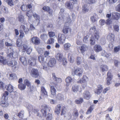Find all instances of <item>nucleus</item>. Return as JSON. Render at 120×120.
<instances>
[{"label":"nucleus","mask_w":120,"mask_h":120,"mask_svg":"<svg viewBox=\"0 0 120 120\" xmlns=\"http://www.w3.org/2000/svg\"><path fill=\"white\" fill-rule=\"evenodd\" d=\"M7 2L8 4L10 6L12 7L14 5L13 0H7Z\"/></svg>","instance_id":"53"},{"label":"nucleus","mask_w":120,"mask_h":120,"mask_svg":"<svg viewBox=\"0 0 120 120\" xmlns=\"http://www.w3.org/2000/svg\"><path fill=\"white\" fill-rule=\"evenodd\" d=\"M65 81L67 83L66 86H68L72 82L73 80L72 79L71 77H68L66 78Z\"/></svg>","instance_id":"24"},{"label":"nucleus","mask_w":120,"mask_h":120,"mask_svg":"<svg viewBox=\"0 0 120 120\" xmlns=\"http://www.w3.org/2000/svg\"><path fill=\"white\" fill-rule=\"evenodd\" d=\"M43 109H44L46 111H48L49 112L50 110V108L49 106H48L46 105H44L42 106Z\"/></svg>","instance_id":"38"},{"label":"nucleus","mask_w":120,"mask_h":120,"mask_svg":"<svg viewBox=\"0 0 120 120\" xmlns=\"http://www.w3.org/2000/svg\"><path fill=\"white\" fill-rule=\"evenodd\" d=\"M102 72H103L105 71H107L108 69V67L105 65H102L100 66Z\"/></svg>","instance_id":"21"},{"label":"nucleus","mask_w":120,"mask_h":120,"mask_svg":"<svg viewBox=\"0 0 120 120\" xmlns=\"http://www.w3.org/2000/svg\"><path fill=\"white\" fill-rule=\"evenodd\" d=\"M8 93L7 91L5 92L3 94V96L2 97V98L3 99H6L8 97Z\"/></svg>","instance_id":"39"},{"label":"nucleus","mask_w":120,"mask_h":120,"mask_svg":"<svg viewBox=\"0 0 120 120\" xmlns=\"http://www.w3.org/2000/svg\"><path fill=\"white\" fill-rule=\"evenodd\" d=\"M91 21L92 22H96L97 20L96 17L94 15H93L91 16L90 17Z\"/></svg>","instance_id":"56"},{"label":"nucleus","mask_w":120,"mask_h":120,"mask_svg":"<svg viewBox=\"0 0 120 120\" xmlns=\"http://www.w3.org/2000/svg\"><path fill=\"white\" fill-rule=\"evenodd\" d=\"M41 38L43 40H46L48 38V36L45 34H42L41 35Z\"/></svg>","instance_id":"42"},{"label":"nucleus","mask_w":120,"mask_h":120,"mask_svg":"<svg viewBox=\"0 0 120 120\" xmlns=\"http://www.w3.org/2000/svg\"><path fill=\"white\" fill-rule=\"evenodd\" d=\"M28 62L31 65L34 66L35 64V59H34V58L32 57L31 58L29 59Z\"/></svg>","instance_id":"32"},{"label":"nucleus","mask_w":120,"mask_h":120,"mask_svg":"<svg viewBox=\"0 0 120 120\" xmlns=\"http://www.w3.org/2000/svg\"><path fill=\"white\" fill-rule=\"evenodd\" d=\"M114 35L113 34H109L107 37L108 40L111 42L114 41Z\"/></svg>","instance_id":"16"},{"label":"nucleus","mask_w":120,"mask_h":120,"mask_svg":"<svg viewBox=\"0 0 120 120\" xmlns=\"http://www.w3.org/2000/svg\"><path fill=\"white\" fill-rule=\"evenodd\" d=\"M61 106L60 104L57 105L55 108V112L57 114H59L60 112Z\"/></svg>","instance_id":"26"},{"label":"nucleus","mask_w":120,"mask_h":120,"mask_svg":"<svg viewBox=\"0 0 120 120\" xmlns=\"http://www.w3.org/2000/svg\"><path fill=\"white\" fill-rule=\"evenodd\" d=\"M120 14L119 13L115 12H113L112 14V18L114 19L117 20L120 18Z\"/></svg>","instance_id":"6"},{"label":"nucleus","mask_w":120,"mask_h":120,"mask_svg":"<svg viewBox=\"0 0 120 120\" xmlns=\"http://www.w3.org/2000/svg\"><path fill=\"white\" fill-rule=\"evenodd\" d=\"M52 118V114L50 113H49L47 115L46 118L47 120H51Z\"/></svg>","instance_id":"50"},{"label":"nucleus","mask_w":120,"mask_h":120,"mask_svg":"<svg viewBox=\"0 0 120 120\" xmlns=\"http://www.w3.org/2000/svg\"><path fill=\"white\" fill-rule=\"evenodd\" d=\"M88 49V46L85 45H82L80 48L81 52L82 53H84L85 51L87 50Z\"/></svg>","instance_id":"18"},{"label":"nucleus","mask_w":120,"mask_h":120,"mask_svg":"<svg viewBox=\"0 0 120 120\" xmlns=\"http://www.w3.org/2000/svg\"><path fill=\"white\" fill-rule=\"evenodd\" d=\"M62 18H64V19H66L67 23L68 24H70L71 22V19H70V17L69 16V15L68 14H65V16H62Z\"/></svg>","instance_id":"25"},{"label":"nucleus","mask_w":120,"mask_h":120,"mask_svg":"<svg viewBox=\"0 0 120 120\" xmlns=\"http://www.w3.org/2000/svg\"><path fill=\"white\" fill-rule=\"evenodd\" d=\"M23 111L22 110L18 113V115L19 117L22 118L23 116Z\"/></svg>","instance_id":"60"},{"label":"nucleus","mask_w":120,"mask_h":120,"mask_svg":"<svg viewBox=\"0 0 120 120\" xmlns=\"http://www.w3.org/2000/svg\"><path fill=\"white\" fill-rule=\"evenodd\" d=\"M88 80V78L85 75L83 76L81 79L82 82L83 83L86 82Z\"/></svg>","instance_id":"44"},{"label":"nucleus","mask_w":120,"mask_h":120,"mask_svg":"<svg viewBox=\"0 0 120 120\" xmlns=\"http://www.w3.org/2000/svg\"><path fill=\"white\" fill-rule=\"evenodd\" d=\"M102 91L101 89H97L94 90V92L97 94H99Z\"/></svg>","instance_id":"55"},{"label":"nucleus","mask_w":120,"mask_h":120,"mask_svg":"<svg viewBox=\"0 0 120 120\" xmlns=\"http://www.w3.org/2000/svg\"><path fill=\"white\" fill-rule=\"evenodd\" d=\"M18 20L20 22H23L24 20V18L23 16L20 15L18 17Z\"/></svg>","instance_id":"52"},{"label":"nucleus","mask_w":120,"mask_h":120,"mask_svg":"<svg viewBox=\"0 0 120 120\" xmlns=\"http://www.w3.org/2000/svg\"><path fill=\"white\" fill-rule=\"evenodd\" d=\"M30 75L33 77L37 78L39 75L37 69H33L31 70Z\"/></svg>","instance_id":"3"},{"label":"nucleus","mask_w":120,"mask_h":120,"mask_svg":"<svg viewBox=\"0 0 120 120\" xmlns=\"http://www.w3.org/2000/svg\"><path fill=\"white\" fill-rule=\"evenodd\" d=\"M10 53L8 54V56L11 58H17L18 56L17 53L14 52L12 50L10 51Z\"/></svg>","instance_id":"4"},{"label":"nucleus","mask_w":120,"mask_h":120,"mask_svg":"<svg viewBox=\"0 0 120 120\" xmlns=\"http://www.w3.org/2000/svg\"><path fill=\"white\" fill-rule=\"evenodd\" d=\"M36 49L37 52L39 54L42 53L43 52V51L44 50V49L38 47H36Z\"/></svg>","instance_id":"40"},{"label":"nucleus","mask_w":120,"mask_h":120,"mask_svg":"<svg viewBox=\"0 0 120 120\" xmlns=\"http://www.w3.org/2000/svg\"><path fill=\"white\" fill-rule=\"evenodd\" d=\"M90 93L88 91H85L83 94V97L84 99L88 100L90 99Z\"/></svg>","instance_id":"11"},{"label":"nucleus","mask_w":120,"mask_h":120,"mask_svg":"<svg viewBox=\"0 0 120 120\" xmlns=\"http://www.w3.org/2000/svg\"><path fill=\"white\" fill-rule=\"evenodd\" d=\"M12 68H14L15 69H17L18 68V65L17 64V61L15 60H12Z\"/></svg>","instance_id":"28"},{"label":"nucleus","mask_w":120,"mask_h":120,"mask_svg":"<svg viewBox=\"0 0 120 120\" xmlns=\"http://www.w3.org/2000/svg\"><path fill=\"white\" fill-rule=\"evenodd\" d=\"M38 60L42 65L45 64L46 63L45 61L44 56L42 55L39 56L38 58Z\"/></svg>","instance_id":"7"},{"label":"nucleus","mask_w":120,"mask_h":120,"mask_svg":"<svg viewBox=\"0 0 120 120\" xmlns=\"http://www.w3.org/2000/svg\"><path fill=\"white\" fill-rule=\"evenodd\" d=\"M93 49L94 51L96 52H99L102 50V48L101 46L99 45L98 44H96L94 45V47Z\"/></svg>","instance_id":"8"},{"label":"nucleus","mask_w":120,"mask_h":120,"mask_svg":"<svg viewBox=\"0 0 120 120\" xmlns=\"http://www.w3.org/2000/svg\"><path fill=\"white\" fill-rule=\"evenodd\" d=\"M56 98L60 100H62L64 99V96L62 94H59L57 95Z\"/></svg>","instance_id":"45"},{"label":"nucleus","mask_w":120,"mask_h":120,"mask_svg":"<svg viewBox=\"0 0 120 120\" xmlns=\"http://www.w3.org/2000/svg\"><path fill=\"white\" fill-rule=\"evenodd\" d=\"M82 60L81 58L80 57H77L76 61V62L77 64L78 65L80 64L82 62Z\"/></svg>","instance_id":"43"},{"label":"nucleus","mask_w":120,"mask_h":120,"mask_svg":"<svg viewBox=\"0 0 120 120\" xmlns=\"http://www.w3.org/2000/svg\"><path fill=\"white\" fill-rule=\"evenodd\" d=\"M66 39L65 35L63 34H59L58 41L60 44H63L65 42Z\"/></svg>","instance_id":"1"},{"label":"nucleus","mask_w":120,"mask_h":120,"mask_svg":"<svg viewBox=\"0 0 120 120\" xmlns=\"http://www.w3.org/2000/svg\"><path fill=\"white\" fill-rule=\"evenodd\" d=\"M93 106L91 105L90 107L89 108L88 110L87 111V114H89L92 112V111L93 109Z\"/></svg>","instance_id":"58"},{"label":"nucleus","mask_w":120,"mask_h":120,"mask_svg":"<svg viewBox=\"0 0 120 120\" xmlns=\"http://www.w3.org/2000/svg\"><path fill=\"white\" fill-rule=\"evenodd\" d=\"M95 40H98L100 38L99 33L98 31H95L94 33V36L93 35Z\"/></svg>","instance_id":"20"},{"label":"nucleus","mask_w":120,"mask_h":120,"mask_svg":"<svg viewBox=\"0 0 120 120\" xmlns=\"http://www.w3.org/2000/svg\"><path fill=\"white\" fill-rule=\"evenodd\" d=\"M83 70L80 68H78L75 69L74 73V74L78 76H81L83 73Z\"/></svg>","instance_id":"2"},{"label":"nucleus","mask_w":120,"mask_h":120,"mask_svg":"<svg viewBox=\"0 0 120 120\" xmlns=\"http://www.w3.org/2000/svg\"><path fill=\"white\" fill-rule=\"evenodd\" d=\"M21 47L22 49V51L25 52L26 50L27 46L26 45L24 44L22 45Z\"/></svg>","instance_id":"54"},{"label":"nucleus","mask_w":120,"mask_h":120,"mask_svg":"<svg viewBox=\"0 0 120 120\" xmlns=\"http://www.w3.org/2000/svg\"><path fill=\"white\" fill-rule=\"evenodd\" d=\"M21 8L22 11H26L27 9V6L23 4L21 7Z\"/></svg>","instance_id":"59"},{"label":"nucleus","mask_w":120,"mask_h":120,"mask_svg":"<svg viewBox=\"0 0 120 120\" xmlns=\"http://www.w3.org/2000/svg\"><path fill=\"white\" fill-rule=\"evenodd\" d=\"M33 16L37 22L36 25H38L39 23L40 18L39 16L36 13H34Z\"/></svg>","instance_id":"22"},{"label":"nucleus","mask_w":120,"mask_h":120,"mask_svg":"<svg viewBox=\"0 0 120 120\" xmlns=\"http://www.w3.org/2000/svg\"><path fill=\"white\" fill-rule=\"evenodd\" d=\"M9 75V79L11 80L16 79L17 78L16 75L14 74H10Z\"/></svg>","instance_id":"46"},{"label":"nucleus","mask_w":120,"mask_h":120,"mask_svg":"<svg viewBox=\"0 0 120 120\" xmlns=\"http://www.w3.org/2000/svg\"><path fill=\"white\" fill-rule=\"evenodd\" d=\"M52 78L57 83H60L61 82V79L60 78H57L55 75V74L53 73L52 74Z\"/></svg>","instance_id":"15"},{"label":"nucleus","mask_w":120,"mask_h":120,"mask_svg":"<svg viewBox=\"0 0 120 120\" xmlns=\"http://www.w3.org/2000/svg\"><path fill=\"white\" fill-rule=\"evenodd\" d=\"M50 90L51 94L52 95H54L56 94V90L54 86H50Z\"/></svg>","instance_id":"29"},{"label":"nucleus","mask_w":120,"mask_h":120,"mask_svg":"<svg viewBox=\"0 0 120 120\" xmlns=\"http://www.w3.org/2000/svg\"><path fill=\"white\" fill-rule=\"evenodd\" d=\"M25 106L28 109L29 111L31 112L33 110V108L32 106L28 103H26L24 104Z\"/></svg>","instance_id":"19"},{"label":"nucleus","mask_w":120,"mask_h":120,"mask_svg":"<svg viewBox=\"0 0 120 120\" xmlns=\"http://www.w3.org/2000/svg\"><path fill=\"white\" fill-rule=\"evenodd\" d=\"M71 29L68 26H65L63 28L62 32L65 34L68 33L69 32H71Z\"/></svg>","instance_id":"13"},{"label":"nucleus","mask_w":120,"mask_h":120,"mask_svg":"<svg viewBox=\"0 0 120 120\" xmlns=\"http://www.w3.org/2000/svg\"><path fill=\"white\" fill-rule=\"evenodd\" d=\"M68 58L70 62L72 63L74 62L75 58L74 56L71 53H68Z\"/></svg>","instance_id":"23"},{"label":"nucleus","mask_w":120,"mask_h":120,"mask_svg":"<svg viewBox=\"0 0 120 120\" xmlns=\"http://www.w3.org/2000/svg\"><path fill=\"white\" fill-rule=\"evenodd\" d=\"M4 100L0 101V104L3 107H7L8 106V104L7 103H6L5 99Z\"/></svg>","instance_id":"31"},{"label":"nucleus","mask_w":120,"mask_h":120,"mask_svg":"<svg viewBox=\"0 0 120 120\" xmlns=\"http://www.w3.org/2000/svg\"><path fill=\"white\" fill-rule=\"evenodd\" d=\"M56 63L55 59L54 58L51 59L48 64L49 66L51 67L53 66Z\"/></svg>","instance_id":"9"},{"label":"nucleus","mask_w":120,"mask_h":120,"mask_svg":"<svg viewBox=\"0 0 120 120\" xmlns=\"http://www.w3.org/2000/svg\"><path fill=\"white\" fill-rule=\"evenodd\" d=\"M65 6L68 8L70 9L72 8L73 7V6L72 4H71L70 3L67 2L65 3Z\"/></svg>","instance_id":"49"},{"label":"nucleus","mask_w":120,"mask_h":120,"mask_svg":"<svg viewBox=\"0 0 120 120\" xmlns=\"http://www.w3.org/2000/svg\"><path fill=\"white\" fill-rule=\"evenodd\" d=\"M54 40L53 38H51L49 39L48 41V43L49 44H52L54 42Z\"/></svg>","instance_id":"62"},{"label":"nucleus","mask_w":120,"mask_h":120,"mask_svg":"<svg viewBox=\"0 0 120 120\" xmlns=\"http://www.w3.org/2000/svg\"><path fill=\"white\" fill-rule=\"evenodd\" d=\"M71 46V45L70 43H65L64 45V49L65 50H68Z\"/></svg>","instance_id":"35"},{"label":"nucleus","mask_w":120,"mask_h":120,"mask_svg":"<svg viewBox=\"0 0 120 120\" xmlns=\"http://www.w3.org/2000/svg\"><path fill=\"white\" fill-rule=\"evenodd\" d=\"M101 55L102 56L108 58L110 56L111 54L105 51H103Z\"/></svg>","instance_id":"36"},{"label":"nucleus","mask_w":120,"mask_h":120,"mask_svg":"<svg viewBox=\"0 0 120 120\" xmlns=\"http://www.w3.org/2000/svg\"><path fill=\"white\" fill-rule=\"evenodd\" d=\"M31 41L32 42L36 45L39 44L40 42V40L37 37H33L31 39Z\"/></svg>","instance_id":"12"},{"label":"nucleus","mask_w":120,"mask_h":120,"mask_svg":"<svg viewBox=\"0 0 120 120\" xmlns=\"http://www.w3.org/2000/svg\"><path fill=\"white\" fill-rule=\"evenodd\" d=\"M24 83L26 85L31 89V83L28 79H26L25 80Z\"/></svg>","instance_id":"37"},{"label":"nucleus","mask_w":120,"mask_h":120,"mask_svg":"<svg viewBox=\"0 0 120 120\" xmlns=\"http://www.w3.org/2000/svg\"><path fill=\"white\" fill-rule=\"evenodd\" d=\"M41 94L43 96L46 97L48 96L47 93L44 87L41 86Z\"/></svg>","instance_id":"10"},{"label":"nucleus","mask_w":120,"mask_h":120,"mask_svg":"<svg viewBox=\"0 0 120 120\" xmlns=\"http://www.w3.org/2000/svg\"><path fill=\"white\" fill-rule=\"evenodd\" d=\"M6 90L10 93L13 92L14 88L13 86L11 84L5 86Z\"/></svg>","instance_id":"14"},{"label":"nucleus","mask_w":120,"mask_h":120,"mask_svg":"<svg viewBox=\"0 0 120 120\" xmlns=\"http://www.w3.org/2000/svg\"><path fill=\"white\" fill-rule=\"evenodd\" d=\"M48 34L50 37H53L55 36V33L54 32H49Z\"/></svg>","instance_id":"64"},{"label":"nucleus","mask_w":120,"mask_h":120,"mask_svg":"<svg viewBox=\"0 0 120 120\" xmlns=\"http://www.w3.org/2000/svg\"><path fill=\"white\" fill-rule=\"evenodd\" d=\"M79 88V86L76 85L73 86L72 88L73 91L75 92H77Z\"/></svg>","instance_id":"41"},{"label":"nucleus","mask_w":120,"mask_h":120,"mask_svg":"<svg viewBox=\"0 0 120 120\" xmlns=\"http://www.w3.org/2000/svg\"><path fill=\"white\" fill-rule=\"evenodd\" d=\"M50 8L48 6H44L42 8L45 11H47V12L49 11Z\"/></svg>","instance_id":"63"},{"label":"nucleus","mask_w":120,"mask_h":120,"mask_svg":"<svg viewBox=\"0 0 120 120\" xmlns=\"http://www.w3.org/2000/svg\"><path fill=\"white\" fill-rule=\"evenodd\" d=\"M18 87L21 90H23L26 88V85L23 84H19L18 85Z\"/></svg>","instance_id":"34"},{"label":"nucleus","mask_w":120,"mask_h":120,"mask_svg":"<svg viewBox=\"0 0 120 120\" xmlns=\"http://www.w3.org/2000/svg\"><path fill=\"white\" fill-rule=\"evenodd\" d=\"M83 101V99L81 98L78 99L76 100L75 101V102L77 104H80Z\"/></svg>","instance_id":"47"},{"label":"nucleus","mask_w":120,"mask_h":120,"mask_svg":"<svg viewBox=\"0 0 120 120\" xmlns=\"http://www.w3.org/2000/svg\"><path fill=\"white\" fill-rule=\"evenodd\" d=\"M87 6L86 4H85L83 7L82 10L84 13L88 11V9L86 7Z\"/></svg>","instance_id":"57"},{"label":"nucleus","mask_w":120,"mask_h":120,"mask_svg":"<svg viewBox=\"0 0 120 120\" xmlns=\"http://www.w3.org/2000/svg\"><path fill=\"white\" fill-rule=\"evenodd\" d=\"M107 75V83L108 85H109L111 83V80L112 79V74L110 72H108Z\"/></svg>","instance_id":"5"},{"label":"nucleus","mask_w":120,"mask_h":120,"mask_svg":"<svg viewBox=\"0 0 120 120\" xmlns=\"http://www.w3.org/2000/svg\"><path fill=\"white\" fill-rule=\"evenodd\" d=\"M0 62L4 64H7V61L6 58L1 56H0Z\"/></svg>","instance_id":"30"},{"label":"nucleus","mask_w":120,"mask_h":120,"mask_svg":"<svg viewBox=\"0 0 120 120\" xmlns=\"http://www.w3.org/2000/svg\"><path fill=\"white\" fill-rule=\"evenodd\" d=\"M22 40L21 39H18L16 41L17 45L18 47H20L22 43Z\"/></svg>","instance_id":"48"},{"label":"nucleus","mask_w":120,"mask_h":120,"mask_svg":"<svg viewBox=\"0 0 120 120\" xmlns=\"http://www.w3.org/2000/svg\"><path fill=\"white\" fill-rule=\"evenodd\" d=\"M90 44L92 45H94L95 44V40L93 36H91L90 39Z\"/></svg>","instance_id":"33"},{"label":"nucleus","mask_w":120,"mask_h":120,"mask_svg":"<svg viewBox=\"0 0 120 120\" xmlns=\"http://www.w3.org/2000/svg\"><path fill=\"white\" fill-rule=\"evenodd\" d=\"M63 57V54L60 53H58L56 55V58L60 61L62 60Z\"/></svg>","instance_id":"17"},{"label":"nucleus","mask_w":120,"mask_h":120,"mask_svg":"<svg viewBox=\"0 0 120 120\" xmlns=\"http://www.w3.org/2000/svg\"><path fill=\"white\" fill-rule=\"evenodd\" d=\"M114 52H117L120 50V46H118L115 47L114 49Z\"/></svg>","instance_id":"61"},{"label":"nucleus","mask_w":120,"mask_h":120,"mask_svg":"<svg viewBox=\"0 0 120 120\" xmlns=\"http://www.w3.org/2000/svg\"><path fill=\"white\" fill-rule=\"evenodd\" d=\"M3 40L0 41V48L1 50L3 49L4 47Z\"/></svg>","instance_id":"51"},{"label":"nucleus","mask_w":120,"mask_h":120,"mask_svg":"<svg viewBox=\"0 0 120 120\" xmlns=\"http://www.w3.org/2000/svg\"><path fill=\"white\" fill-rule=\"evenodd\" d=\"M19 60L23 65H27V61L25 57L21 56L20 57Z\"/></svg>","instance_id":"27"}]
</instances>
